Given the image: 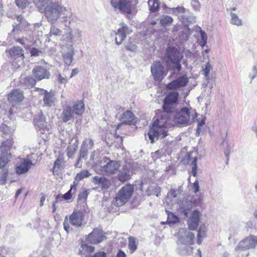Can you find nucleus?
Masks as SVG:
<instances>
[{
	"label": "nucleus",
	"mask_w": 257,
	"mask_h": 257,
	"mask_svg": "<svg viewBox=\"0 0 257 257\" xmlns=\"http://www.w3.org/2000/svg\"><path fill=\"white\" fill-rule=\"evenodd\" d=\"M135 119V115L130 110H126L124 112L121 117V120L122 122L117 125L116 127V131H117L120 126L124 124L131 125L133 123Z\"/></svg>",
	"instance_id": "obj_18"
},
{
	"label": "nucleus",
	"mask_w": 257,
	"mask_h": 257,
	"mask_svg": "<svg viewBox=\"0 0 257 257\" xmlns=\"http://www.w3.org/2000/svg\"><path fill=\"white\" fill-rule=\"evenodd\" d=\"M58 80L60 83L65 84L67 82V79L62 77L61 74L58 75Z\"/></svg>",
	"instance_id": "obj_49"
},
{
	"label": "nucleus",
	"mask_w": 257,
	"mask_h": 257,
	"mask_svg": "<svg viewBox=\"0 0 257 257\" xmlns=\"http://www.w3.org/2000/svg\"><path fill=\"white\" fill-rule=\"evenodd\" d=\"M85 105L83 100L75 101L72 106L66 105L63 109L61 118L63 122H67L74 118V115L81 116L85 111Z\"/></svg>",
	"instance_id": "obj_2"
},
{
	"label": "nucleus",
	"mask_w": 257,
	"mask_h": 257,
	"mask_svg": "<svg viewBox=\"0 0 257 257\" xmlns=\"http://www.w3.org/2000/svg\"><path fill=\"white\" fill-rule=\"evenodd\" d=\"M0 131L5 135H9V138H12L15 130L7 125L3 123L0 126Z\"/></svg>",
	"instance_id": "obj_31"
},
{
	"label": "nucleus",
	"mask_w": 257,
	"mask_h": 257,
	"mask_svg": "<svg viewBox=\"0 0 257 257\" xmlns=\"http://www.w3.org/2000/svg\"><path fill=\"white\" fill-rule=\"evenodd\" d=\"M106 239V236L102 229L95 228L88 234L86 240L90 244H97Z\"/></svg>",
	"instance_id": "obj_9"
},
{
	"label": "nucleus",
	"mask_w": 257,
	"mask_h": 257,
	"mask_svg": "<svg viewBox=\"0 0 257 257\" xmlns=\"http://www.w3.org/2000/svg\"><path fill=\"white\" fill-rule=\"evenodd\" d=\"M257 246V236L249 235L241 240L235 247L237 251L254 249Z\"/></svg>",
	"instance_id": "obj_6"
},
{
	"label": "nucleus",
	"mask_w": 257,
	"mask_h": 257,
	"mask_svg": "<svg viewBox=\"0 0 257 257\" xmlns=\"http://www.w3.org/2000/svg\"><path fill=\"white\" fill-rule=\"evenodd\" d=\"M38 121H39L40 122V124H43V123L45 122V119H44V118L43 117V115H40L38 116V119H36V123L37 125H39V123H38Z\"/></svg>",
	"instance_id": "obj_53"
},
{
	"label": "nucleus",
	"mask_w": 257,
	"mask_h": 257,
	"mask_svg": "<svg viewBox=\"0 0 257 257\" xmlns=\"http://www.w3.org/2000/svg\"><path fill=\"white\" fill-rule=\"evenodd\" d=\"M17 6L19 7L24 8L27 5L26 2H23V0H16Z\"/></svg>",
	"instance_id": "obj_47"
},
{
	"label": "nucleus",
	"mask_w": 257,
	"mask_h": 257,
	"mask_svg": "<svg viewBox=\"0 0 257 257\" xmlns=\"http://www.w3.org/2000/svg\"><path fill=\"white\" fill-rule=\"evenodd\" d=\"M8 168H0V185H5L9 176Z\"/></svg>",
	"instance_id": "obj_29"
},
{
	"label": "nucleus",
	"mask_w": 257,
	"mask_h": 257,
	"mask_svg": "<svg viewBox=\"0 0 257 257\" xmlns=\"http://www.w3.org/2000/svg\"><path fill=\"white\" fill-rule=\"evenodd\" d=\"M189 79L186 75L179 77L166 85L168 90H175L184 87L188 84Z\"/></svg>",
	"instance_id": "obj_12"
},
{
	"label": "nucleus",
	"mask_w": 257,
	"mask_h": 257,
	"mask_svg": "<svg viewBox=\"0 0 257 257\" xmlns=\"http://www.w3.org/2000/svg\"><path fill=\"white\" fill-rule=\"evenodd\" d=\"M22 190L23 189L22 188H21V189H18L16 191V195H15L16 198H17L19 196V195L22 192Z\"/></svg>",
	"instance_id": "obj_62"
},
{
	"label": "nucleus",
	"mask_w": 257,
	"mask_h": 257,
	"mask_svg": "<svg viewBox=\"0 0 257 257\" xmlns=\"http://www.w3.org/2000/svg\"><path fill=\"white\" fill-rule=\"evenodd\" d=\"M93 182L95 185H100L101 190H106L111 185L110 180L104 177L95 176L93 178Z\"/></svg>",
	"instance_id": "obj_19"
},
{
	"label": "nucleus",
	"mask_w": 257,
	"mask_h": 257,
	"mask_svg": "<svg viewBox=\"0 0 257 257\" xmlns=\"http://www.w3.org/2000/svg\"><path fill=\"white\" fill-rule=\"evenodd\" d=\"M81 159H82V157H81V156H80L77 160V162L75 164V167H79V168L81 167V166L79 165V163H80V162L81 161Z\"/></svg>",
	"instance_id": "obj_59"
},
{
	"label": "nucleus",
	"mask_w": 257,
	"mask_h": 257,
	"mask_svg": "<svg viewBox=\"0 0 257 257\" xmlns=\"http://www.w3.org/2000/svg\"><path fill=\"white\" fill-rule=\"evenodd\" d=\"M151 69L154 79L156 81H161L166 75L164 68L160 61L154 62Z\"/></svg>",
	"instance_id": "obj_11"
},
{
	"label": "nucleus",
	"mask_w": 257,
	"mask_h": 257,
	"mask_svg": "<svg viewBox=\"0 0 257 257\" xmlns=\"http://www.w3.org/2000/svg\"><path fill=\"white\" fill-rule=\"evenodd\" d=\"M78 72L79 70L77 68L73 69L70 75V78H72L73 76H75L76 74L78 73Z\"/></svg>",
	"instance_id": "obj_56"
},
{
	"label": "nucleus",
	"mask_w": 257,
	"mask_h": 257,
	"mask_svg": "<svg viewBox=\"0 0 257 257\" xmlns=\"http://www.w3.org/2000/svg\"><path fill=\"white\" fill-rule=\"evenodd\" d=\"M168 195H170L171 197L176 198L177 196L176 190L174 189H170Z\"/></svg>",
	"instance_id": "obj_51"
},
{
	"label": "nucleus",
	"mask_w": 257,
	"mask_h": 257,
	"mask_svg": "<svg viewBox=\"0 0 257 257\" xmlns=\"http://www.w3.org/2000/svg\"><path fill=\"white\" fill-rule=\"evenodd\" d=\"M44 96L43 97V102L46 106L51 107L54 105L55 95L53 93L44 90Z\"/></svg>",
	"instance_id": "obj_21"
},
{
	"label": "nucleus",
	"mask_w": 257,
	"mask_h": 257,
	"mask_svg": "<svg viewBox=\"0 0 257 257\" xmlns=\"http://www.w3.org/2000/svg\"><path fill=\"white\" fill-rule=\"evenodd\" d=\"M84 213L79 210H74L69 216V218L66 216L65 218L63 226L64 229L68 232L70 230L69 223L73 226L79 227L83 225L84 220Z\"/></svg>",
	"instance_id": "obj_5"
},
{
	"label": "nucleus",
	"mask_w": 257,
	"mask_h": 257,
	"mask_svg": "<svg viewBox=\"0 0 257 257\" xmlns=\"http://www.w3.org/2000/svg\"><path fill=\"white\" fill-rule=\"evenodd\" d=\"M88 192L86 190L81 192L78 195V200L80 201H85L88 197Z\"/></svg>",
	"instance_id": "obj_42"
},
{
	"label": "nucleus",
	"mask_w": 257,
	"mask_h": 257,
	"mask_svg": "<svg viewBox=\"0 0 257 257\" xmlns=\"http://www.w3.org/2000/svg\"><path fill=\"white\" fill-rule=\"evenodd\" d=\"M231 23L233 25L239 26L241 25V21L238 18L237 16L233 13H231Z\"/></svg>",
	"instance_id": "obj_40"
},
{
	"label": "nucleus",
	"mask_w": 257,
	"mask_h": 257,
	"mask_svg": "<svg viewBox=\"0 0 257 257\" xmlns=\"http://www.w3.org/2000/svg\"><path fill=\"white\" fill-rule=\"evenodd\" d=\"M33 165L31 160L26 158H19L15 165V170L17 174L21 175L27 173Z\"/></svg>",
	"instance_id": "obj_10"
},
{
	"label": "nucleus",
	"mask_w": 257,
	"mask_h": 257,
	"mask_svg": "<svg viewBox=\"0 0 257 257\" xmlns=\"http://www.w3.org/2000/svg\"><path fill=\"white\" fill-rule=\"evenodd\" d=\"M117 178L119 181L124 182L131 179V176L128 172L120 171L117 176Z\"/></svg>",
	"instance_id": "obj_36"
},
{
	"label": "nucleus",
	"mask_w": 257,
	"mask_h": 257,
	"mask_svg": "<svg viewBox=\"0 0 257 257\" xmlns=\"http://www.w3.org/2000/svg\"><path fill=\"white\" fill-rule=\"evenodd\" d=\"M16 42H18L19 43H20L22 45H24V40L22 38H18V39H16Z\"/></svg>",
	"instance_id": "obj_64"
},
{
	"label": "nucleus",
	"mask_w": 257,
	"mask_h": 257,
	"mask_svg": "<svg viewBox=\"0 0 257 257\" xmlns=\"http://www.w3.org/2000/svg\"><path fill=\"white\" fill-rule=\"evenodd\" d=\"M116 257H126V255L123 251L119 249L117 253Z\"/></svg>",
	"instance_id": "obj_55"
},
{
	"label": "nucleus",
	"mask_w": 257,
	"mask_h": 257,
	"mask_svg": "<svg viewBox=\"0 0 257 257\" xmlns=\"http://www.w3.org/2000/svg\"><path fill=\"white\" fill-rule=\"evenodd\" d=\"M180 62L181 61H178V62H174L172 63L173 64H176V68H177L178 71H180L181 70V65L180 64Z\"/></svg>",
	"instance_id": "obj_58"
},
{
	"label": "nucleus",
	"mask_w": 257,
	"mask_h": 257,
	"mask_svg": "<svg viewBox=\"0 0 257 257\" xmlns=\"http://www.w3.org/2000/svg\"><path fill=\"white\" fill-rule=\"evenodd\" d=\"M119 164L113 161H110L101 168V171L107 175L115 174L119 169Z\"/></svg>",
	"instance_id": "obj_17"
},
{
	"label": "nucleus",
	"mask_w": 257,
	"mask_h": 257,
	"mask_svg": "<svg viewBox=\"0 0 257 257\" xmlns=\"http://www.w3.org/2000/svg\"><path fill=\"white\" fill-rule=\"evenodd\" d=\"M148 3L150 12H156L159 11L160 9L159 0H149Z\"/></svg>",
	"instance_id": "obj_32"
},
{
	"label": "nucleus",
	"mask_w": 257,
	"mask_h": 257,
	"mask_svg": "<svg viewBox=\"0 0 257 257\" xmlns=\"http://www.w3.org/2000/svg\"><path fill=\"white\" fill-rule=\"evenodd\" d=\"M14 141L12 138H9L4 141L0 147V151L2 154L8 153V151H11L14 145Z\"/></svg>",
	"instance_id": "obj_22"
},
{
	"label": "nucleus",
	"mask_w": 257,
	"mask_h": 257,
	"mask_svg": "<svg viewBox=\"0 0 257 257\" xmlns=\"http://www.w3.org/2000/svg\"><path fill=\"white\" fill-rule=\"evenodd\" d=\"M65 162L63 155H59L54 163V166L52 168L53 175L55 174V172H57L63 167Z\"/></svg>",
	"instance_id": "obj_24"
},
{
	"label": "nucleus",
	"mask_w": 257,
	"mask_h": 257,
	"mask_svg": "<svg viewBox=\"0 0 257 257\" xmlns=\"http://www.w3.org/2000/svg\"><path fill=\"white\" fill-rule=\"evenodd\" d=\"M41 53V51L33 47L30 50V54L32 56H38Z\"/></svg>",
	"instance_id": "obj_44"
},
{
	"label": "nucleus",
	"mask_w": 257,
	"mask_h": 257,
	"mask_svg": "<svg viewBox=\"0 0 257 257\" xmlns=\"http://www.w3.org/2000/svg\"><path fill=\"white\" fill-rule=\"evenodd\" d=\"M32 73L35 78L39 81L45 78H49L50 76L49 72L41 66H35L32 70Z\"/></svg>",
	"instance_id": "obj_16"
},
{
	"label": "nucleus",
	"mask_w": 257,
	"mask_h": 257,
	"mask_svg": "<svg viewBox=\"0 0 257 257\" xmlns=\"http://www.w3.org/2000/svg\"><path fill=\"white\" fill-rule=\"evenodd\" d=\"M134 192V186L127 183L122 187L116 194L114 202L116 206H122L132 197Z\"/></svg>",
	"instance_id": "obj_4"
},
{
	"label": "nucleus",
	"mask_w": 257,
	"mask_h": 257,
	"mask_svg": "<svg viewBox=\"0 0 257 257\" xmlns=\"http://www.w3.org/2000/svg\"><path fill=\"white\" fill-rule=\"evenodd\" d=\"M66 9L57 3H52L45 10V15L49 22L53 23L61 16L66 17Z\"/></svg>",
	"instance_id": "obj_3"
},
{
	"label": "nucleus",
	"mask_w": 257,
	"mask_h": 257,
	"mask_svg": "<svg viewBox=\"0 0 257 257\" xmlns=\"http://www.w3.org/2000/svg\"><path fill=\"white\" fill-rule=\"evenodd\" d=\"M63 200V198L62 197V195L58 194L55 196V200L54 202L56 203H58V202H61Z\"/></svg>",
	"instance_id": "obj_54"
},
{
	"label": "nucleus",
	"mask_w": 257,
	"mask_h": 257,
	"mask_svg": "<svg viewBox=\"0 0 257 257\" xmlns=\"http://www.w3.org/2000/svg\"><path fill=\"white\" fill-rule=\"evenodd\" d=\"M194 239V234L192 232H188L184 238L183 243L186 245H193Z\"/></svg>",
	"instance_id": "obj_30"
},
{
	"label": "nucleus",
	"mask_w": 257,
	"mask_h": 257,
	"mask_svg": "<svg viewBox=\"0 0 257 257\" xmlns=\"http://www.w3.org/2000/svg\"><path fill=\"white\" fill-rule=\"evenodd\" d=\"M77 185L74 182L73 184L71 186L70 189L64 195H62L63 200L66 201L67 202H70V200L72 197L73 194H74L76 191Z\"/></svg>",
	"instance_id": "obj_26"
},
{
	"label": "nucleus",
	"mask_w": 257,
	"mask_h": 257,
	"mask_svg": "<svg viewBox=\"0 0 257 257\" xmlns=\"http://www.w3.org/2000/svg\"><path fill=\"white\" fill-rule=\"evenodd\" d=\"M128 247L130 250V252L133 253L138 248V242L136 239L133 236H130L128 238Z\"/></svg>",
	"instance_id": "obj_28"
},
{
	"label": "nucleus",
	"mask_w": 257,
	"mask_h": 257,
	"mask_svg": "<svg viewBox=\"0 0 257 257\" xmlns=\"http://www.w3.org/2000/svg\"><path fill=\"white\" fill-rule=\"evenodd\" d=\"M90 257H107V254L103 251H97Z\"/></svg>",
	"instance_id": "obj_43"
},
{
	"label": "nucleus",
	"mask_w": 257,
	"mask_h": 257,
	"mask_svg": "<svg viewBox=\"0 0 257 257\" xmlns=\"http://www.w3.org/2000/svg\"><path fill=\"white\" fill-rule=\"evenodd\" d=\"M192 6L195 10H197L200 7V4L199 3L198 0H192Z\"/></svg>",
	"instance_id": "obj_48"
},
{
	"label": "nucleus",
	"mask_w": 257,
	"mask_h": 257,
	"mask_svg": "<svg viewBox=\"0 0 257 257\" xmlns=\"http://www.w3.org/2000/svg\"><path fill=\"white\" fill-rule=\"evenodd\" d=\"M206 237V228L201 226L198 230L197 234V242L198 244H201L203 239Z\"/></svg>",
	"instance_id": "obj_27"
},
{
	"label": "nucleus",
	"mask_w": 257,
	"mask_h": 257,
	"mask_svg": "<svg viewBox=\"0 0 257 257\" xmlns=\"http://www.w3.org/2000/svg\"><path fill=\"white\" fill-rule=\"evenodd\" d=\"M211 69V66L209 62L207 63L205 65V67L203 68L202 71L203 72V74L205 77H208L209 74V72Z\"/></svg>",
	"instance_id": "obj_41"
},
{
	"label": "nucleus",
	"mask_w": 257,
	"mask_h": 257,
	"mask_svg": "<svg viewBox=\"0 0 257 257\" xmlns=\"http://www.w3.org/2000/svg\"><path fill=\"white\" fill-rule=\"evenodd\" d=\"M121 27L117 30L116 33L115 42L117 44H120L125 39L126 33L128 29L127 26L123 23H122Z\"/></svg>",
	"instance_id": "obj_20"
},
{
	"label": "nucleus",
	"mask_w": 257,
	"mask_h": 257,
	"mask_svg": "<svg viewBox=\"0 0 257 257\" xmlns=\"http://www.w3.org/2000/svg\"><path fill=\"white\" fill-rule=\"evenodd\" d=\"M90 176L89 171L87 170H81L80 173L77 174L76 176V179L77 180H81L85 178L88 177Z\"/></svg>",
	"instance_id": "obj_37"
},
{
	"label": "nucleus",
	"mask_w": 257,
	"mask_h": 257,
	"mask_svg": "<svg viewBox=\"0 0 257 257\" xmlns=\"http://www.w3.org/2000/svg\"><path fill=\"white\" fill-rule=\"evenodd\" d=\"M193 188L194 189V192L197 193L199 191V185L198 181H195L193 184Z\"/></svg>",
	"instance_id": "obj_50"
},
{
	"label": "nucleus",
	"mask_w": 257,
	"mask_h": 257,
	"mask_svg": "<svg viewBox=\"0 0 257 257\" xmlns=\"http://www.w3.org/2000/svg\"><path fill=\"white\" fill-rule=\"evenodd\" d=\"M57 203L53 202L52 203V209H53V210H52V212L53 213H55L56 211V209H57V207H56V204Z\"/></svg>",
	"instance_id": "obj_63"
},
{
	"label": "nucleus",
	"mask_w": 257,
	"mask_h": 257,
	"mask_svg": "<svg viewBox=\"0 0 257 257\" xmlns=\"http://www.w3.org/2000/svg\"><path fill=\"white\" fill-rule=\"evenodd\" d=\"M36 80L32 76H28L24 78L23 83L28 87H33L36 84Z\"/></svg>",
	"instance_id": "obj_35"
},
{
	"label": "nucleus",
	"mask_w": 257,
	"mask_h": 257,
	"mask_svg": "<svg viewBox=\"0 0 257 257\" xmlns=\"http://www.w3.org/2000/svg\"><path fill=\"white\" fill-rule=\"evenodd\" d=\"M11 157V153H1L0 156V168H8L7 165L10 162Z\"/></svg>",
	"instance_id": "obj_25"
},
{
	"label": "nucleus",
	"mask_w": 257,
	"mask_h": 257,
	"mask_svg": "<svg viewBox=\"0 0 257 257\" xmlns=\"http://www.w3.org/2000/svg\"><path fill=\"white\" fill-rule=\"evenodd\" d=\"M61 31L58 28L55 26H53L51 28L50 31L49 32V36L50 37L52 36H60L61 34Z\"/></svg>",
	"instance_id": "obj_39"
},
{
	"label": "nucleus",
	"mask_w": 257,
	"mask_h": 257,
	"mask_svg": "<svg viewBox=\"0 0 257 257\" xmlns=\"http://www.w3.org/2000/svg\"><path fill=\"white\" fill-rule=\"evenodd\" d=\"M198 122L197 132H199L201 127L205 124V120L204 118H202L201 120H198Z\"/></svg>",
	"instance_id": "obj_46"
},
{
	"label": "nucleus",
	"mask_w": 257,
	"mask_h": 257,
	"mask_svg": "<svg viewBox=\"0 0 257 257\" xmlns=\"http://www.w3.org/2000/svg\"><path fill=\"white\" fill-rule=\"evenodd\" d=\"M95 247L86 243H82L81 245V248L79 253L83 255L85 257L91 256V254L94 251Z\"/></svg>",
	"instance_id": "obj_23"
},
{
	"label": "nucleus",
	"mask_w": 257,
	"mask_h": 257,
	"mask_svg": "<svg viewBox=\"0 0 257 257\" xmlns=\"http://www.w3.org/2000/svg\"><path fill=\"white\" fill-rule=\"evenodd\" d=\"M13 64L23 62L25 58L24 51L20 46H14L6 50Z\"/></svg>",
	"instance_id": "obj_7"
},
{
	"label": "nucleus",
	"mask_w": 257,
	"mask_h": 257,
	"mask_svg": "<svg viewBox=\"0 0 257 257\" xmlns=\"http://www.w3.org/2000/svg\"><path fill=\"white\" fill-rule=\"evenodd\" d=\"M179 97V93L175 91L166 94L162 106L163 113L160 118L154 120L148 133L151 143H154L155 139H158L160 137L164 138L168 136L167 127L172 115H174V121L179 124L187 125L197 121L198 114L195 111L191 113L187 107H183L177 112Z\"/></svg>",
	"instance_id": "obj_1"
},
{
	"label": "nucleus",
	"mask_w": 257,
	"mask_h": 257,
	"mask_svg": "<svg viewBox=\"0 0 257 257\" xmlns=\"http://www.w3.org/2000/svg\"><path fill=\"white\" fill-rule=\"evenodd\" d=\"M110 4L115 10H118L122 13H132V3L130 0H110Z\"/></svg>",
	"instance_id": "obj_8"
},
{
	"label": "nucleus",
	"mask_w": 257,
	"mask_h": 257,
	"mask_svg": "<svg viewBox=\"0 0 257 257\" xmlns=\"http://www.w3.org/2000/svg\"><path fill=\"white\" fill-rule=\"evenodd\" d=\"M192 159L193 160L191 164L192 166V173L194 177H196L197 175V158L195 157Z\"/></svg>",
	"instance_id": "obj_38"
},
{
	"label": "nucleus",
	"mask_w": 257,
	"mask_h": 257,
	"mask_svg": "<svg viewBox=\"0 0 257 257\" xmlns=\"http://www.w3.org/2000/svg\"><path fill=\"white\" fill-rule=\"evenodd\" d=\"M114 138L120 139V141H121V145H122V143H123V137H121L119 135L115 133V134L114 135Z\"/></svg>",
	"instance_id": "obj_61"
},
{
	"label": "nucleus",
	"mask_w": 257,
	"mask_h": 257,
	"mask_svg": "<svg viewBox=\"0 0 257 257\" xmlns=\"http://www.w3.org/2000/svg\"><path fill=\"white\" fill-rule=\"evenodd\" d=\"M46 199V195L45 194H42V196L40 199V206H42L44 205V202Z\"/></svg>",
	"instance_id": "obj_57"
},
{
	"label": "nucleus",
	"mask_w": 257,
	"mask_h": 257,
	"mask_svg": "<svg viewBox=\"0 0 257 257\" xmlns=\"http://www.w3.org/2000/svg\"><path fill=\"white\" fill-rule=\"evenodd\" d=\"M201 216V213L199 211L196 210L192 212L187 220V225L190 230H196L199 225Z\"/></svg>",
	"instance_id": "obj_13"
},
{
	"label": "nucleus",
	"mask_w": 257,
	"mask_h": 257,
	"mask_svg": "<svg viewBox=\"0 0 257 257\" xmlns=\"http://www.w3.org/2000/svg\"><path fill=\"white\" fill-rule=\"evenodd\" d=\"M173 22V19L169 16H164L160 20V23L162 26H170Z\"/></svg>",
	"instance_id": "obj_34"
},
{
	"label": "nucleus",
	"mask_w": 257,
	"mask_h": 257,
	"mask_svg": "<svg viewBox=\"0 0 257 257\" xmlns=\"http://www.w3.org/2000/svg\"><path fill=\"white\" fill-rule=\"evenodd\" d=\"M166 54L171 63L181 61L183 57L181 53L174 47H168L166 49Z\"/></svg>",
	"instance_id": "obj_15"
},
{
	"label": "nucleus",
	"mask_w": 257,
	"mask_h": 257,
	"mask_svg": "<svg viewBox=\"0 0 257 257\" xmlns=\"http://www.w3.org/2000/svg\"><path fill=\"white\" fill-rule=\"evenodd\" d=\"M24 99L23 91L19 89H14L8 95V99L10 102L21 103Z\"/></svg>",
	"instance_id": "obj_14"
},
{
	"label": "nucleus",
	"mask_w": 257,
	"mask_h": 257,
	"mask_svg": "<svg viewBox=\"0 0 257 257\" xmlns=\"http://www.w3.org/2000/svg\"><path fill=\"white\" fill-rule=\"evenodd\" d=\"M201 37L202 39V44L201 45L202 47H204L206 43H207V36L205 33L202 34Z\"/></svg>",
	"instance_id": "obj_52"
},
{
	"label": "nucleus",
	"mask_w": 257,
	"mask_h": 257,
	"mask_svg": "<svg viewBox=\"0 0 257 257\" xmlns=\"http://www.w3.org/2000/svg\"><path fill=\"white\" fill-rule=\"evenodd\" d=\"M168 217L167 222V224H175L179 222V217L174 213L171 212L167 211Z\"/></svg>",
	"instance_id": "obj_33"
},
{
	"label": "nucleus",
	"mask_w": 257,
	"mask_h": 257,
	"mask_svg": "<svg viewBox=\"0 0 257 257\" xmlns=\"http://www.w3.org/2000/svg\"><path fill=\"white\" fill-rule=\"evenodd\" d=\"M173 12L175 13L177 11L178 13H184L185 12V9L183 7H178L172 9Z\"/></svg>",
	"instance_id": "obj_45"
},
{
	"label": "nucleus",
	"mask_w": 257,
	"mask_h": 257,
	"mask_svg": "<svg viewBox=\"0 0 257 257\" xmlns=\"http://www.w3.org/2000/svg\"><path fill=\"white\" fill-rule=\"evenodd\" d=\"M126 48L130 51H134L136 49V46L135 45H133L131 46V47H129V46L127 45L126 46Z\"/></svg>",
	"instance_id": "obj_60"
}]
</instances>
